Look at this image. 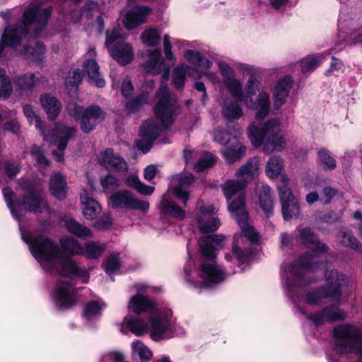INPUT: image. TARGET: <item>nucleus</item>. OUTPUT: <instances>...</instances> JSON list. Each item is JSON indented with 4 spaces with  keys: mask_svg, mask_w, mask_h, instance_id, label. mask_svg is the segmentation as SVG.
Returning <instances> with one entry per match:
<instances>
[{
    "mask_svg": "<svg viewBox=\"0 0 362 362\" xmlns=\"http://www.w3.org/2000/svg\"><path fill=\"white\" fill-rule=\"evenodd\" d=\"M330 295L327 293L326 289L322 287H318L311 292H308L305 297V302L309 305H316L321 302L322 299L329 298Z\"/></svg>",
    "mask_w": 362,
    "mask_h": 362,
    "instance_id": "nucleus-46",
    "label": "nucleus"
},
{
    "mask_svg": "<svg viewBox=\"0 0 362 362\" xmlns=\"http://www.w3.org/2000/svg\"><path fill=\"white\" fill-rule=\"evenodd\" d=\"M23 240L30 246L33 255L46 272L63 277H80L87 283L89 275L71 257H64L59 245L49 237L30 232L22 233Z\"/></svg>",
    "mask_w": 362,
    "mask_h": 362,
    "instance_id": "nucleus-1",
    "label": "nucleus"
},
{
    "mask_svg": "<svg viewBox=\"0 0 362 362\" xmlns=\"http://www.w3.org/2000/svg\"><path fill=\"white\" fill-rule=\"evenodd\" d=\"M60 244L63 250L71 255H81L84 253V248L73 237L61 238Z\"/></svg>",
    "mask_w": 362,
    "mask_h": 362,
    "instance_id": "nucleus-43",
    "label": "nucleus"
},
{
    "mask_svg": "<svg viewBox=\"0 0 362 362\" xmlns=\"http://www.w3.org/2000/svg\"><path fill=\"white\" fill-rule=\"evenodd\" d=\"M126 185L144 196L151 195L155 190L154 187L146 185L139 180L138 176L133 175L127 178Z\"/></svg>",
    "mask_w": 362,
    "mask_h": 362,
    "instance_id": "nucleus-39",
    "label": "nucleus"
},
{
    "mask_svg": "<svg viewBox=\"0 0 362 362\" xmlns=\"http://www.w3.org/2000/svg\"><path fill=\"white\" fill-rule=\"evenodd\" d=\"M318 159L320 165L325 170H334L336 168V161L327 150L322 149L318 151Z\"/></svg>",
    "mask_w": 362,
    "mask_h": 362,
    "instance_id": "nucleus-54",
    "label": "nucleus"
},
{
    "mask_svg": "<svg viewBox=\"0 0 362 362\" xmlns=\"http://www.w3.org/2000/svg\"><path fill=\"white\" fill-rule=\"evenodd\" d=\"M156 96L158 100L153 107V112L161 124H158L155 119H149L139 127V134L142 139L137 146L144 153L150 151L161 132L168 129L180 113L176 97L169 91L167 85L160 87Z\"/></svg>",
    "mask_w": 362,
    "mask_h": 362,
    "instance_id": "nucleus-2",
    "label": "nucleus"
},
{
    "mask_svg": "<svg viewBox=\"0 0 362 362\" xmlns=\"http://www.w3.org/2000/svg\"><path fill=\"white\" fill-rule=\"evenodd\" d=\"M141 39L146 45L154 47L158 45L160 37L157 30L151 28L142 33Z\"/></svg>",
    "mask_w": 362,
    "mask_h": 362,
    "instance_id": "nucleus-51",
    "label": "nucleus"
},
{
    "mask_svg": "<svg viewBox=\"0 0 362 362\" xmlns=\"http://www.w3.org/2000/svg\"><path fill=\"white\" fill-rule=\"evenodd\" d=\"M194 177L192 175L179 176L173 177L172 186L176 198L182 200L185 205L189 199L188 188L192 183Z\"/></svg>",
    "mask_w": 362,
    "mask_h": 362,
    "instance_id": "nucleus-22",
    "label": "nucleus"
},
{
    "mask_svg": "<svg viewBox=\"0 0 362 362\" xmlns=\"http://www.w3.org/2000/svg\"><path fill=\"white\" fill-rule=\"evenodd\" d=\"M277 189L279 193L281 204L296 199L289 187L286 185L278 186Z\"/></svg>",
    "mask_w": 362,
    "mask_h": 362,
    "instance_id": "nucleus-62",
    "label": "nucleus"
},
{
    "mask_svg": "<svg viewBox=\"0 0 362 362\" xmlns=\"http://www.w3.org/2000/svg\"><path fill=\"white\" fill-rule=\"evenodd\" d=\"M98 162L101 166L109 170L124 173L128 170V165L125 160L119 154L115 153L110 148L100 153Z\"/></svg>",
    "mask_w": 362,
    "mask_h": 362,
    "instance_id": "nucleus-16",
    "label": "nucleus"
},
{
    "mask_svg": "<svg viewBox=\"0 0 362 362\" xmlns=\"http://www.w3.org/2000/svg\"><path fill=\"white\" fill-rule=\"evenodd\" d=\"M105 246L98 245L94 242H88L86 244L84 252L88 258L97 259L105 250Z\"/></svg>",
    "mask_w": 362,
    "mask_h": 362,
    "instance_id": "nucleus-56",
    "label": "nucleus"
},
{
    "mask_svg": "<svg viewBox=\"0 0 362 362\" xmlns=\"http://www.w3.org/2000/svg\"><path fill=\"white\" fill-rule=\"evenodd\" d=\"M65 226L68 231L81 238H87L93 236L91 230L82 225L73 218L66 219Z\"/></svg>",
    "mask_w": 362,
    "mask_h": 362,
    "instance_id": "nucleus-36",
    "label": "nucleus"
},
{
    "mask_svg": "<svg viewBox=\"0 0 362 362\" xmlns=\"http://www.w3.org/2000/svg\"><path fill=\"white\" fill-rule=\"evenodd\" d=\"M243 244L239 241L238 236L233 237L232 253L240 264L248 262L255 255V251L251 247H242Z\"/></svg>",
    "mask_w": 362,
    "mask_h": 362,
    "instance_id": "nucleus-32",
    "label": "nucleus"
},
{
    "mask_svg": "<svg viewBox=\"0 0 362 362\" xmlns=\"http://www.w3.org/2000/svg\"><path fill=\"white\" fill-rule=\"evenodd\" d=\"M151 8L148 6H136L129 11L124 20V26L127 30H132L146 22V16L151 13Z\"/></svg>",
    "mask_w": 362,
    "mask_h": 362,
    "instance_id": "nucleus-21",
    "label": "nucleus"
},
{
    "mask_svg": "<svg viewBox=\"0 0 362 362\" xmlns=\"http://www.w3.org/2000/svg\"><path fill=\"white\" fill-rule=\"evenodd\" d=\"M40 103L50 120H54L59 116L62 110V103L56 97L44 94L40 97Z\"/></svg>",
    "mask_w": 362,
    "mask_h": 362,
    "instance_id": "nucleus-28",
    "label": "nucleus"
},
{
    "mask_svg": "<svg viewBox=\"0 0 362 362\" xmlns=\"http://www.w3.org/2000/svg\"><path fill=\"white\" fill-rule=\"evenodd\" d=\"M197 223L201 232L203 233L214 232L221 225L220 221L217 216L208 218L198 217Z\"/></svg>",
    "mask_w": 362,
    "mask_h": 362,
    "instance_id": "nucleus-44",
    "label": "nucleus"
},
{
    "mask_svg": "<svg viewBox=\"0 0 362 362\" xmlns=\"http://www.w3.org/2000/svg\"><path fill=\"white\" fill-rule=\"evenodd\" d=\"M229 212L231 216L235 219L241 229L240 233H235L234 236H238L241 243H244V238L247 239L251 245H259L260 243V235L254 227L249 223V214L244 208L243 200H237L229 207Z\"/></svg>",
    "mask_w": 362,
    "mask_h": 362,
    "instance_id": "nucleus-9",
    "label": "nucleus"
},
{
    "mask_svg": "<svg viewBox=\"0 0 362 362\" xmlns=\"http://www.w3.org/2000/svg\"><path fill=\"white\" fill-rule=\"evenodd\" d=\"M321 59L319 56L311 55L305 57L300 61L301 71L306 74L313 71L319 65Z\"/></svg>",
    "mask_w": 362,
    "mask_h": 362,
    "instance_id": "nucleus-53",
    "label": "nucleus"
},
{
    "mask_svg": "<svg viewBox=\"0 0 362 362\" xmlns=\"http://www.w3.org/2000/svg\"><path fill=\"white\" fill-rule=\"evenodd\" d=\"M259 202L260 207L267 217L272 215L274 210V201L272 196V189L268 185H262L259 190Z\"/></svg>",
    "mask_w": 362,
    "mask_h": 362,
    "instance_id": "nucleus-34",
    "label": "nucleus"
},
{
    "mask_svg": "<svg viewBox=\"0 0 362 362\" xmlns=\"http://www.w3.org/2000/svg\"><path fill=\"white\" fill-rule=\"evenodd\" d=\"M110 199L113 209L139 210L143 213H146L150 207V204L148 201L136 199L128 190L115 192L110 196Z\"/></svg>",
    "mask_w": 362,
    "mask_h": 362,
    "instance_id": "nucleus-13",
    "label": "nucleus"
},
{
    "mask_svg": "<svg viewBox=\"0 0 362 362\" xmlns=\"http://www.w3.org/2000/svg\"><path fill=\"white\" fill-rule=\"evenodd\" d=\"M82 78V71L80 69H76L73 72L72 76L66 78L65 86L66 88L77 87L81 83Z\"/></svg>",
    "mask_w": 362,
    "mask_h": 362,
    "instance_id": "nucleus-63",
    "label": "nucleus"
},
{
    "mask_svg": "<svg viewBox=\"0 0 362 362\" xmlns=\"http://www.w3.org/2000/svg\"><path fill=\"white\" fill-rule=\"evenodd\" d=\"M246 146L240 143L238 137L233 136L231 144L223 151L222 154L228 164H233L245 156Z\"/></svg>",
    "mask_w": 362,
    "mask_h": 362,
    "instance_id": "nucleus-25",
    "label": "nucleus"
},
{
    "mask_svg": "<svg viewBox=\"0 0 362 362\" xmlns=\"http://www.w3.org/2000/svg\"><path fill=\"white\" fill-rule=\"evenodd\" d=\"M104 270L107 274H112L120 267V260L117 255L109 256L103 263Z\"/></svg>",
    "mask_w": 362,
    "mask_h": 362,
    "instance_id": "nucleus-58",
    "label": "nucleus"
},
{
    "mask_svg": "<svg viewBox=\"0 0 362 362\" xmlns=\"http://www.w3.org/2000/svg\"><path fill=\"white\" fill-rule=\"evenodd\" d=\"M161 52L159 49L153 50L149 56L148 60L144 65L145 71L151 75H157L161 71L160 62Z\"/></svg>",
    "mask_w": 362,
    "mask_h": 362,
    "instance_id": "nucleus-38",
    "label": "nucleus"
},
{
    "mask_svg": "<svg viewBox=\"0 0 362 362\" xmlns=\"http://www.w3.org/2000/svg\"><path fill=\"white\" fill-rule=\"evenodd\" d=\"M337 238L342 245L358 252H362V244L350 232L340 230L337 234Z\"/></svg>",
    "mask_w": 362,
    "mask_h": 362,
    "instance_id": "nucleus-41",
    "label": "nucleus"
},
{
    "mask_svg": "<svg viewBox=\"0 0 362 362\" xmlns=\"http://www.w3.org/2000/svg\"><path fill=\"white\" fill-rule=\"evenodd\" d=\"M83 70L88 77L90 83L98 88H103L105 86V81L100 73V67L94 59H86L83 62Z\"/></svg>",
    "mask_w": 362,
    "mask_h": 362,
    "instance_id": "nucleus-26",
    "label": "nucleus"
},
{
    "mask_svg": "<svg viewBox=\"0 0 362 362\" xmlns=\"http://www.w3.org/2000/svg\"><path fill=\"white\" fill-rule=\"evenodd\" d=\"M54 298L61 309H69L76 305V290L66 281H59L54 291Z\"/></svg>",
    "mask_w": 362,
    "mask_h": 362,
    "instance_id": "nucleus-15",
    "label": "nucleus"
},
{
    "mask_svg": "<svg viewBox=\"0 0 362 362\" xmlns=\"http://www.w3.org/2000/svg\"><path fill=\"white\" fill-rule=\"evenodd\" d=\"M129 330L137 336L142 335L147 329V323L138 317L127 320Z\"/></svg>",
    "mask_w": 362,
    "mask_h": 362,
    "instance_id": "nucleus-50",
    "label": "nucleus"
},
{
    "mask_svg": "<svg viewBox=\"0 0 362 362\" xmlns=\"http://www.w3.org/2000/svg\"><path fill=\"white\" fill-rule=\"evenodd\" d=\"M247 186V183L240 180H228L223 185L221 188L223 192V194L227 200H230L235 195H238V197L231 201L228 206L229 210L230 206L237 200H243L244 208L246 209V200L245 196V189Z\"/></svg>",
    "mask_w": 362,
    "mask_h": 362,
    "instance_id": "nucleus-20",
    "label": "nucleus"
},
{
    "mask_svg": "<svg viewBox=\"0 0 362 362\" xmlns=\"http://www.w3.org/2000/svg\"><path fill=\"white\" fill-rule=\"evenodd\" d=\"M36 83L35 75L33 73H28L18 76L15 80L16 85L21 90L32 89Z\"/></svg>",
    "mask_w": 362,
    "mask_h": 362,
    "instance_id": "nucleus-49",
    "label": "nucleus"
},
{
    "mask_svg": "<svg viewBox=\"0 0 362 362\" xmlns=\"http://www.w3.org/2000/svg\"><path fill=\"white\" fill-rule=\"evenodd\" d=\"M66 112L76 121H80L81 130L85 134L95 129L105 119L106 115L105 112L98 105L85 107L75 103L67 105Z\"/></svg>",
    "mask_w": 362,
    "mask_h": 362,
    "instance_id": "nucleus-8",
    "label": "nucleus"
},
{
    "mask_svg": "<svg viewBox=\"0 0 362 362\" xmlns=\"http://www.w3.org/2000/svg\"><path fill=\"white\" fill-rule=\"evenodd\" d=\"M259 168V160L256 157L250 158L247 162L242 165L236 173L237 177L244 180L246 183L253 179L255 173Z\"/></svg>",
    "mask_w": 362,
    "mask_h": 362,
    "instance_id": "nucleus-33",
    "label": "nucleus"
},
{
    "mask_svg": "<svg viewBox=\"0 0 362 362\" xmlns=\"http://www.w3.org/2000/svg\"><path fill=\"white\" fill-rule=\"evenodd\" d=\"M281 212L286 221L296 218L300 214V206L297 199L281 204Z\"/></svg>",
    "mask_w": 362,
    "mask_h": 362,
    "instance_id": "nucleus-45",
    "label": "nucleus"
},
{
    "mask_svg": "<svg viewBox=\"0 0 362 362\" xmlns=\"http://www.w3.org/2000/svg\"><path fill=\"white\" fill-rule=\"evenodd\" d=\"M28 45L23 46L22 54L28 59L40 63L45 54V46L42 42L28 39Z\"/></svg>",
    "mask_w": 362,
    "mask_h": 362,
    "instance_id": "nucleus-27",
    "label": "nucleus"
},
{
    "mask_svg": "<svg viewBox=\"0 0 362 362\" xmlns=\"http://www.w3.org/2000/svg\"><path fill=\"white\" fill-rule=\"evenodd\" d=\"M102 306L97 301H90L87 303L83 313V315L87 320H92L99 316L101 313Z\"/></svg>",
    "mask_w": 362,
    "mask_h": 362,
    "instance_id": "nucleus-55",
    "label": "nucleus"
},
{
    "mask_svg": "<svg viewBox=\"0 0 362 362\" xmlns=\"http://www.w3.org/2000/svg\"><path fill=\"white\" fill-rule=\"evenodd\" d=\"M81 201L85 218L88 220L95 219L101 209L98 203L86 191L81 194Z\"/></svg>",
    "mask_w": 362,
    "mask_h": 362,
    "instance_id": "nucleus-31",
    "label": "nucleus"
},
{
    "mask_svg": "<svg viewBox=\"0 0 362 362\" xmlns=\"http://www.w3.org/2000/svg\"><path fill=\"white\" fill-rule=\"evenodd\" d=\"M148 93L142 91L138 96L127 103L125 110L128 114L135 113L148 103Z\"/></svg>",
    "mask_w": 362,
    "mask_h": 362,
    "instance_id": "nucleus-42",
    "label": "nucleus"
},
{
    "mask_svg": "<svg viewBox=\"0 0 362 362\" xmlns=\"http://www.w3.org/2000/svg\"><path fill=\"white\" fill-rule=\"evenodd\" d=\"M188 69V65L182 64L174 69L173 72V83L175 88L181 89L184 87L185 76Z\"/></svg>",
    "mask_w": 362,
    "mask_h": 362,
    "instance_id": "nucleus-48",
    "label": "nucleus"
},
{
    "mask_svg": "<svg viewBox=\"0 0 362 362\" xmlns=\"http://www.w3.org/2000/svg\"><path fill=\"white\" fill-rule=\"evenodd\" d=\"M21 169L22 165L20 161L9 159L4 162V172L10 180L14 179Z\"/></svg>",
    "mask_w": 362,
    "mask_h": 362,
    "instance_id": "nucleus-52",
    "label": "nucleus"
},
{
    "mask_svg": "<svg viewBox=\"0 0 362 362\" xmlns=\"http://www.w3.org/2000/svg\"><path fill=\"white\" fill-rule=\"evenodd\" d=\"M225 236L223 235H209L199 240V247L204 258L216 259L215 251L223 247Z\"/></svg>",
    "mask_w": 362,
    "mask_h": 362,
    "instance_id": "nucleus-19",
    "label": "nucleus"
},
{
    "mask_svg": "<svg viewBox=\"0 0 362 362\" xmlns=\"http://www.w3.org/2000/svg\"><path fill=\"white\" fill-rule=\"evenodd\" d=\"M216 161V157L214 154L206 153L194 164V169L197 173H202L206 169L214 166Z\"/></svg>",
    "mask_w": 362,
    "mask_h": 362,
    "instance_id": "nucleus-47",
    "label": "nucleus"
},
{
    "mask_svg": "<svg viewBox=\"0 0 362 362\" xmlns=\"http://www.w3.org/2000/svg\"><path fill=\"white\" fill-rule=\"evenodd\" d=\"M284 170V160L278 156L271 157L266 165L265 172L272 179L277 177Z\"/></svg>",
    "mask_w": 362,
    "mask_h": 362,
    "instance_id": "nucleus-40",
    "label": "nucleus"
},
{
    "mask_svg": "<svg viewBox=\"0 0 362 362\" xmlns=\"http://www.w3.org/2000/svg\"><path fill=\"white\" fill-rule=\"evenodd\" d=\"M184 57L189 63L204 69H209L212 66V62L202 54L192 49L185 50Z\"/></svg>",
    "mask_w": 362,
    "mask_h": 362,
    "instance_id": "nucleus-37",
    "label": "nucleus"
},
{
    "mask_svg": "<svg viewBox=\"0 0 362 362\" xmlns=\"http://www.w3.org/2000/svg\"><path fill=\"white\" fill-rule=\"evenodd\" d=\"M78 129L75 127H68L61 122H56L53 128L49 130L45 128L41 129V134L44 139L51 143L56 144L57 148L64 151L66 149L68 142L74 139Z\"/></svg>",
    "mask_w": 362,
    "mask_h": 362,
    "instance_id": "nucleus-11",
    "label": "nucleus"
},
{
    "mask_svg": "<svg viewBox=\"0 0 362 362\" xmlns=\"http://www.w3.org/2000/svg\"><path fill=\"white\" fill-rule=\"evenodd\" d=\"M308 319L316 327L325 322L342 321L346 318V313L340 308L334 305L325 307L322 310L308 315Z\"/></svg>",
    "mask_w": 362,
    "mask_h": 362,
    "instance_id": "nucleus-17",
    "label": "nucleus"
},
{
    "mask_svg": "<svg viewBox=\"0 0 362 362\" xmlns=\"http://www.w3.org/2000/svg\"><path fill=\"white\" fill-rule=\"evenodd\" d=\"M30 153L37 163V165L40 167H47L49 165V161L45 157L41 147L37 145H33L30 150Z\"/></svg>",
    "mask_w": 362,
    "mask_h": 362,
    "instance_id": "nucleus-57",
    "label": "nucleus"
},
{
    "mask_svg": "<svg viewBox=\"0 0 362 362\" xmlns=\"http://www.w3.org/2000/svg\"><path fill=\"white\" fill-rule=\"evenodd\" d=\"M52 11L51 6L43 9L38 6L25 9L21 22L5 29L0 41V57L6 45L14 48L21 45L28 37L30 27L33 28V36L40 37L47 27Z\"/></svg>",
    "mask_w": 362,
    "mask_h": 362,
    "instance_id": "nucleus-3",
    "label": "nucleus"
},
{
    "mask_svg": "<svg viewBox=\"0 0 362 362\" xmlns=\"http://www.w3.org/2000/svg\"><path fill=\"white\" fill-rule=\"evenodd\" d=\"M157 306L154 300L141 294H136L130 299L128 308L130 311L139 315L143 312L156 311Z\"/></svg>",
    "mask_w": 362,
    "mask_h": 362,
    "instance_id": "nucleus-23",
    "label": "nucleus"
},
{
    "mask_svg": "<svg viewBox=\"0 0 362 362\" xmlns=\"http://www.w3.org/2000/svg\"><path fill=\"white\" fill-rule=\"evenodd\" d=\"M296 242L313 250L299 257L298 261L293 264L291 271L293 274L301 278L305 276L308 272H315L319 268L322 262L319 260V252L327 253L329 247L320 241L318 236L309 227L298 230L296 235Z\"/></svg>",
    "mask_w": 362,
    "mask_h": 362,
    "instance_id": "nucleus-4",
    "label": "nucleus"
},
{
    "mask_svg": "<svg viewBox=\"0 0 362 362\" xmlns=\"http://www.w3.org/2000/svg\"><path fill=\"white\" fill-rule=\"evenodd\" d=\"M171 310L164 311L161 315H151L149 318V322L151 327V337L155 341L163 339H169L173 337L175 328L171 322Z\"/></svg>",
    "mask_w": 362,
    "mask_h": 362,
    "instance_id": "nucleus-12",
    "label": "nucleus"
},
{
    "mask_svg": "<svg viewBox=\"0 0 362 362\" xmlns=\"http://www.w3.org/2000/svg\"><path fill=\"white\" fill-rule=\"evenodd\" d=\"M326 276V284L322 286L326 289L330 299L339 301L342 293V287L346 283V276L336 270H332Z\"/></svg>",
    "mask_w": 362,
    "mask_h": 362,
    "instance_id": "nucleus-18",
    "label": "nucleus"
},
{
    "mask_svg": "<svg viewBox=\"0 0 362 362\" xmlns=\"http://www.w3.org/2000/svg\"><path fill=\"white\" fill-rule=\"evenodd\" d=\"M49 190L51 194L59 200L66 198L67 192L66 182L59 172L55 173L51 176Z\"/></svg>",
    "mask_w": 362,
    "mask_h": 362,
    "instance_id": "nucleus-30",
    "label": "nucleus"
},
{
    "mask_svg": "<svg viewBox=\"0 0 362 362\" xmlns=\"http://www.w3.org/2000/svg\"><path fill=\"white\" fill-rule=\"evenodd\" d=\"M112 58L119 64L125 66L133 60L132 48L128 43H117L109 49Z\"/></svg>",
    "mask_w": 362,
    "mask_h": 362,
    "instance_id": "nucleus-24",
    "label": "nucleus"
},
{
    "mask_svg": "<svg viewBox=\"0 0 362 362\" xmlns=\"http://www.w3.org/2000/svg\"><path fill=\"white\" fill-rule=\"evenodd\" d=\"M279 124V119H272L260 127H250L248 136L253 146L263 145V151L266 153L282 151L286 142L281 133L275 132Z\"/></svg>",
    "mask_w": 362,
    "mask_h": 362,
    "instance_id": "nucleus-7",
    "label": "nucleus"
},
{
    "mask_svg": "<svg viewBox=\"0 0 362 362\" xmlns=\"http://www.w3.org/2000/svg\"><path fill=\"white\" fill-rule=\"evenodd\" d=\"M199 269L205 286L218 284L226 278L224 269L216 264V259L205 258Z\"/></svg>",
    "mask_w": 362,
    "mask_h": 362,
    "instance_id": "nucleus-14",
    "label": "nucleus"
},
{
    "mask_svg": "<svg viewBox=\"0 0 362 362\" xmlns=\"http://www.w3.org/2000/svg\"><path fill=\"white\" fill-rule=\"evenodd\" d=\"M160 213L165 216L168 215L178 220L185 218V212L175 202L170 200L167 194H165L160 201Z\"/></svg>",
    "mask_w": 362,
    "mask_h": 362,
    "instance_id": "nucleus-29",
    "label": "nucleus"
},
{
    "mask_svg": "<svg viewBox=\"0 0 362 362\" xmlns=\"http://www.w3.org/2000/svg\"><path fill=\"white\" fill-rule=\"evenodd\" d=\"M214 139L216 142L222 145H226L230 141H233L231 134L221 127L216 129L213 133Z\"/></svg>",
    "mask_w": 362,
    "mask_h": 362,
    "instance_id": "nucleus-60",
    "label": "nucleus"
},
{
    "mask_svg": "<svg viewBox=\"0 0 362 362\" xmlns=\"http://www.w3.org/2000/svg\"><path fill=\"white\" fill-rule=\"evenodd\" d=\"M100 183L104 189H113L119 186V182L117 177L108 174L100 179Z\"/></svg>",
    "mask_w": 362,
    "mask_h": 362,
    "instance_id": "nucleus-64",
    "label": "nucleus"
},
{
    "mask_svg": "<svg viewBox=\"0 0 362 362\" xmlns=\"http://www.w3.org/2000/svg\"><path fill=\"white\" fill-rule=\"evenodd\" d=\"M23 112L26 117L30 120H35V127L41 132V129H44L42 122L40 117L35 115L33 111V107L30 105H25L23 106Z\"/></svg>",
    "mask_w": 362,
    "mask_h": 362,
    "instance_id": "nucleus-61",
    "label": "nucleus"
},
{
    "mask_svg": "<svg viewBox=\"0 0 362 362\" xmlns=\"http://www.w3.org/2000/svg\"><path fill=\"white\" fill-rule=\"evenodd\" d=\"M26 192L20 202V206L26 211L41 214L44 211L49 212V206L42 190L37 189L31 182L22 187Z\"/></svg>",
    "mask_w": 362,
    "mask_h": 362,
    "instance_id": "nucleus-10",
    "label": "nucleus"
},
{
    "mask_svg": "<svg viewBox=\"0 0 362 362\" xmlns=\"http://www.w3.org/2000/svg\"><path fill=\"white\" fill-rule=\"evenodd\" d=\"M125 43L124 42V37L119 34V31L117 29H113L111 31L106 32L105 45L107 49H110L113 45L117 43Z\"/></svg>",
    "mask_w": 362,
    "mask_h": 362,
    "instance_id": "nucleus-59",
    "label": "nucleus"
},
{
    "mask_svg": "<svg viewBox=\"0 0 362 362\" xmlns=\"http://www.w3.org/2000/svg\"><path fill=\"white\" fill-rule=\"evenodd\" d=\"M333 349L337 354L354 353L362 362V328L358 326L343 323L332 329Z\"/></svg>",
    "mask_w": 362,
    "mask_h": 362,
    "instance_id": "nucleus-6",
    "label": "nucleus"
},
{
    "mask_svg": "<svg viewBox=\"0 0 362 362\" xmlns=\"http://www.w3.org/2000/svg\"><path fill=\"white\" fill-rule=\"evenodd\" d=\"M223 82L232 97L244 102L251 109H259L256 113L257 119H262L268 115L270 106L269 94L260 92L255 100L252 99V96L259 90V83L254 74L250 75L247 82L245 95L242 93V83L234 76L224 80Z\"/></svg>",
    "mask_w": 362,
    "mask_h": 362,
    "instance_id": "nucleus-5",
    "label": "nucleus"
},
{
    "mask_svg": "<svg viewBox=\"0 0 362 362\" xmlns=\"http://www.w3.org/2000/svg\"><path fill=\"white\" fill-rule=\"evenodd\" d=\"M222 115L229 122L238 119L243 115V110L236 101H226L222 107Z\"/></svg>",
    "mask_w": 362,
    "mask_h": 362,
    "instance_id": "nucleus-35",
    "label": "nucleus"
}]
</instances>
